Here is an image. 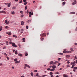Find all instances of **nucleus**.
Masks as SVG:
<instances>
[{"label":"nucleus","mask_w":77,"mask_h":77,"mask_svg":"<svg viewBox=\"0 0 77 77\" xmlns=\"http://www.w3.org/2000/svg\"><path fill=\"white\" fill-rule=\"evenodd\" d=\"M66 3V2H63V5H65Z\"/></svg>","instance_id":"5701e85b"},{"label":"nucleus","mask_w":77,"mask_h":77,"mask_svg":"<svg viewBox=\"0 0 77 77\" xmlns=\"http://www.w3.org/2000/svg\"><path fill=\"white\" fill-rule=\"evenodd\" d=\"M20 14H23V11H20Z\"/></svg>","instance_id":"cd10ccee"},{"label":"nucleus","mask_w":77,"mask_h":77,"mask_svg":"<svg viewBox=\"0 0 77 77\" xmlns=\"http://www.w3.org/2000/svg\"><path fill=\"white\" fill-rule=\"evenodd\" d=\"M6 34H8V35H11V32H7L6 33Z\"/></svg>","instance_id":"39448f33"},{"label":"nucleus","mask_w":77,"mask_h":77,"mask_svg":"<svg viewBox=\"0 0 77 77\" xmlns=\"http://www.w3.org/2000/svg\"><path fill=\"white\" fill-rule=\"evenodd\" d=\"M70 50H71V51H74V49H73L72 48H70Z\"/></svg>","instance_id":"79ce46f5"},{"label":"nucleus","mask_w":77,"mask_h":77,"mask_svg":"<svg viewBox=\"0 0 77 77\" xmlns=\"http://www.w3.org/2000/svg\"><path fill=\"white\" fill-rule=\"evenodd\" d=\"M44 39V38H42L41 40V41H43Z\"/></svg>","instance_id":"a19ab883"},{"label":"nucleus","mask_w":77,"mask_h":77,"mask_svg":"<svg viewBox=\"0 0 77 77\" xmlns=\"http://www.w3.org/2000/svg\"><path fill=\"white\" fill-rule=\"evenodd\" d=\"M15 54H18V52H17V51H16L15 52Z\"/></svg>","instance_id":"f3484780"},{"label":"nucleus","mask_w":77,"mask_h":77,"mask_svg":"<svg viewBox=\"0 0 77 77\" xmlns=\"http://www.w3.org/2000/svg\"><path fill=\"white\" fill-rule=\"evenodd\" d=\"M26 29H29V26H26Z\"/></svg>","instance_id":"c85d7f7f"},{"label":"nucleus","mask_w":77,"mask_h":77,"mask_svg":"<svg viewBox=\"0 0 77 77\" xmlns=\"http://www.w3.org/2000/svg\"><path fill=\"white\" fill-rule=\"evenodd\" d=\"M47 70H48V71H49V70H50V68H48L47 69Z\"/></svg>","instance_id":"5fc2aeb1"},{"label":"nucleus","mask_w":77,"mask_h":77,"mask_svg":"<svg viewBox=\"0 0 77 77\" xmlns=\"http://www.w3.org/2000/svg\"><path fill=\"white\" fill-rule=\"evenodd\" d=\"M20 30H21L20 33L21 34H22V33H23V32H24V29H22Z\"/></svg>","instance_id":"7ed1b4c3"},{"label":"nucleus","mask_w":77,"mask_h":77,"mask_svg":"<svg viewBox=\"0 0 77 77\" xmlns=\"http://www.w3.org/2000/svg\"><path fill=\"white\" fill-rule=\"evenodd\" d=\"M38 76H39V75L38 74V73H37V74H36L37 77H38Z\"/></svg>","instance_id":"052dcab7"},{"label":"nucleus","mask_w":77,"mask_h":77,"mask_svg":"<svg viewBox=\"0 0 77 77\" xmlns=\"http://www.w3.org/2000/svg\"><path fill=\"white\" fill-rule=\"evenodd\" d=\"M29 15H31V12L30 11L29 12Z\"/></svg>","instance_id":"3c124183"},{"label":"nucleus","mask_w":77,"mask_h":77,"mask_svg":"<svg viewBox=\"0 0 77 77\" xmlns=\"http://www.w3.org/2000/svg\"><path fill=\"white\" fill-rule=\"evenodd\" d=\"M7 20H5V23H6H6H7Z\"/></svg>","instance_id":"4d7b16f0"},{"label":"nucleus","mask_w":77,"mask_h":77,"mask_svg":"<svg viewBox=\"0 0 77 77\" xmlns=\"http://www.w3.org/2000/svg\"><path fill=\"white\" fill-rule=\"evenodd\" d=\"M27 2H25V3H24V5H27Z\"/></svg>","instance_id":"72a5a7b5"},{"label":"nucleus","mask_w":77,"mask_h":77,"mask_svg":"<svg viewBox=\"0 0 77 77\" xmlns=\"http://www.w3.org/2000/svg\"><path fill=\"white\" fill-rule=\"evenodd\" d=\"M63 68H61L60 69V70H62V69Z\"/></svg>","instance_id":"338daca9"},{"label":"nucleus","mask_w":77,"mask_h":77,"mask_svg":"<svg viewBox=\"0 0 77 77\" xmlns=\"http://www.w3.org/2000/svg\"><path fill=\"white\" fill-rule=\"evenodd\" d=\"M67 67H68V68H69V67H70V66L69 65H67L66 66Z\"/></svg>","instance_id":"a18cd8bd"},{"label":"nucleus","mask_w":77,"mask_h":77,"mask_svg":"<svg viewBox=\"0 0 77 77\" xmlns=\"http://www.w3.org/2000/svg\"><path fill=\"white\" fill-rule=\"evenodd\" d=\"M25 66H26L27 67H28V68H30V67L29 65H27V64H25Z\"/></svg>","instance_id":"ddd939ff"},{"label":"nucleus","mask_w":77,"mask_h":77,"mask_svg":"<svg viewBox=\"0 0 77 77\" xmlns=\"http://www.w3.org/2000/svg\"><path fill=\"white\" fill-rule=\"evenodd\" d=\"M5 29H8V28H9V27H8V26H5Z\"/></svg>","instance_id":"c03bdc74"},{"label":"nucleus","mask_w":77,"mask_h":77,"mask_svg":"<svg viewBox=\"0 0 77 77\" xmlns=\"http://www.w3.org/2000/svg\"><path fill=\"white\" fill-rule=\"evenodd\" d=\"M55 64L56 63H59V62H58V61H55Z\"/></svg>","instance_id":"de8ad7c7"},{"label":"nucleus","mask_w":77,"mask_h":77,"mask_svg":"<svg viewBox=\"0 0 77 77\" xmlns=\"http://www.w3.org/2000/svg\"><path fill=\"white\" fill-rule=\"evenodd\" d=\"M23 17H24V15H23V14H22V15L20 16V17H21V18H23Z\"/></svg>","instance_id":"7c9ffc66"},{"label":"nucleus","mask_w":77,"mask_h":77,"mask_svg":"<svg viewBox=\"0 0 77 77\" xmlns=\"http://www.w3.org/2000/svg\"><path fill=\"white\" fill-rule=\"evenodd\" d=\"M75 58L76 59H77V56H75Z\"/></svg>","instance_id":"680f3d73"},{"label":"nucleus","mask_w":77,"mask_h":77,"mask_svg":"<svg viewBox=\"0 0 77 77\" xmlns=\"http://www.w3.org/2000/svg\"><path fill=\"white\" fill-rule=\"evenodd\" d=\"M6 46H5V47H4L3 49L4 50H5V49H6Z\"/></svg>","instance_id":"603ef678"},{"label":"nucleus","mask_w":77,"mask_h":77,"mask_svg":"<svg viewBox=\"0 0 77 77\" xmlns=\"http://www.w3.org/2000/svg\"><path fill=\"white\" fill-rule=\"evenodd\" d=\"M17 59H17V58H15V59H14V62L15 61H17Z\"/></svg>","instance_id":"2f4dec72"},{"label":"nucleus","mask_w":77,"mask_h":77,"mask_svg":"<svg viewBox=\"0 0 77 77\" xmlns=\"http://www.w3.org/2000/svg\"><path fill=\"white\" fill-rule=\"evenodd\" d=\"M25 55L26 56H28V54L26 53L25 54Z\"/></svg>","instance_id":"58836bf2"},{"label":"nucleus","mask_w":77,"mask_h":77,"mask_svg":"<svg viewBox=\"0 0 77 77\" xmlns=\"http://www.w3.org/2000/svg\"><path fill=\"white\" fill-rule=\"evenodd\" d=\"M23 1L24 2H26L27 1V0H23Z\"/></svg>","instance_id":"bf43d9fd"},{"label":"nucleus","mask_w":77,"mask_h":77,"mask_svg":"<svg viewBox=\"0 0 77 77\" xmlns=\"http://www.w3.org/2000/svg\"><path fill=\"white\" fill-rule=\"evenodd\" d=\"M66 57H67V58L69 57H70V55H67L66 56Z\"/></svg>","instance_id":"aec40b11"},{"label":"nucleus","mask_w":77,"mask_h":77,"mask_svg":"<svg viewBox=\"0 0 77 77\" xmlns=\"http://www.w3.org/2000/svg\"><path fill=\"white\" fill-rule=\"evenodd\" d=\"M12 45L14 47H17V46L15 45V43H13L12 44Z\"/></svg>","instance_id":"f257e3e1"},{"label":"nucleus","mask_w":77,"mask_h":77,"mask_svg":"<svg viewBox=\"0 0 77 77\" xmlns=\"http://www.w3.org/2000/svg\"><path fill=\"white\" fill-rule=\"evenodd\" d=\"M45 76H47V75H42L43 77H45Z\"/></svg>","instance_id":"e433bc0d"},{"label":"nucleus","mask_w":77,"mask_h":77,"mask_svg":"<svg viewBox=\"0 0 77 77\" xmlns=\"http://www.w3.org/2000/svg\"><path fill=\"white\" fill-rule=\"evenodd\" d=\"M12 42H9V43L10 44H12Z\"/></svg>","instance_id":"8fccbe9b"},{"label":"nucleus","mask_w":77,"mask_h":77,"mask_svg":"<svg viewBox=\"0 0 77 77\" xmlns=\"http://www.w3.org/2000/svg\"><path fill=\"white\" fill-rule=\"evenodd\" d=\"M26 64H25V66H24V69H26Z\"/></svg>","instance_id":"6e6d98bb"},{"label":"nucleus","mask_w":77,"mask_h":77,"mask_svg":"<svg viewBox=\"0 0 77 77\" xmlns=\"http://www.w3.org/2000/svg\"><path fill=\"white\" fill-rule=\"evenodd\" d=\"M55 74H59V72H57L55 73Z\"/></svg>","instance_id":"37998d69"},{"label":"nucleus","mask_w":77,"mask_h":77,"mask_svg":"<svg viewBox=\"0 0 77 77\" xmlns=\"http://www.w3.org/2000/svg\"><path fill=\"white\" fill-rule=\"evenodd\" d=\"M9 23V21H8L6 23L7 24H8Z\"/></svg>","instance_id":"ea45409f"},{"label":"nucleus","mask_w":77,"mask_h":77,"mask_svg":"<svg viewBox=\"0 0 77 77\" xmlns=\"http://www.w3.org/2000/svg\"><path fill=\"white\" fill-rule=\"evenodd\" d=\"M50 75H53V73H52L51 72H50Z\"/></svg>","instance_id":"c9c22d12"},{"label":"nucleus","mask_w":77,"mask_h":77,"mask_svg":"<svg viewBox=\"0 0 77 77\" xmlns=\"http://www.w3.org/2000/svg\"><path fill=\"white\" fill-rule=\"evenodd\" d=\"M50 65H52L53 63V61H51L50 62Z\"/></svg>","instance_id":"9b49d317"},{"label":"nucleus","mask_w":77,"mask_h":77,"mask_svg":"<svg viewBox=\"0 0 77 77\" xmlns=\"http://www.w3.org/2000/svg\"><path fill=\"white\" fill-rule=\"evenodd\" d=\"M56 68V66L55 65H53L52 66V68L53 69H55Z\"/></svg>","instance_id":"0eeeda50"},{"label":"nucleus","mask_w":77,"mask_h":77,"mask_svg":"<svg viewBox=\"0 0 77 77\" xmlns=\"http://www.w3.org/2000/svg\"><path fill=\"white\" fill-rule=\"evenodd\" d=\"M70 14H75V12H72L70 13Z\"/></svg>","instance_id":"dca6fc26"},{"label":"nucleus","mask_w":77,"mask_h":77,"mask_svg":"<svg viewBox=\"0 0 77 77\" xmlns=\"http://www.w3.org/2000/svg\"><path fill=\"white\" fill-rule=\"evenodd\" d=\"M4 55H5V56H8V55L7 54H6V53H5L4 54Z\"/></svg>","instance_id":"49530a36"},{"label":"nucleus","mask_w":77,"mask_h":77,"mask_svg":"<svg viewBox=\"0 0 77 77\" xmlns=\"http://www.w3.org/2000/svg\"><path fill=\"white\" fill-rule=\"evenodd\" d=\"M59 54H60V55H63V53H59Z\"/></svg>","instance_id":"473e14b6"},{"label":"nucleus","mask_w":77,"mask_h":77,"mask_svg":"<svg viewBox=\"0 0 77 77\" xmlns=\"http://www.w3.org/2000/svg\"><path fill=\"white\" fill-rule=\"evenodd\" d=\"M27 5H26V6H25V10H27Z\"/></svg>","instance_id":"c756f323"},{"label":"nucleus","mask_w":77,"mask_h":77,"mask_svg":"<svg viewBox=\"0 0 77 77\" xmlns=\"http://www.w3.org/2000/svg\"><path fill=\"white\" fill-rule=\"evenodd\" d=\"M55 64H56V63H55V62H53V65H55Z\"/></svg>","instance_id":"e2e57ef3"},{"label":"nucleus","mask_w":77,"mask_h":77,"mask_svg":"<svg viewBox=\"0 0 77 77\" xmlns=\"http://www.w3.org/2000/svg\"><path fill=\"white\" fill-rule=\"evenodd\" d=\"M63 77H68V76L66 75H65V74L63 75Z\"/></svg>","instance_id":"f8f14e48"},{"label":"nucleus","mask_w":77,"mask_h":77,"mask_svg":"<svg viewBox=\"0 0 77 77\" xmlns=\"http://www.w3.org/2000/svg\"><path fill=\"white\" fill-rule=\"evenodd\" d=\"M74 69H77V67H75L74 68Z\"/></svg>","instance_id":"4c0bfd02"},{"label":"nucleus","mask_w":77,"mask_h":77,"mask_svg":"<svg viewBox=\"0 0 77 77\" xmlns=\"http://www.w3.org/2000/svg\"><path fill=\"white\" fill-rule=\"evenodd\" d=\"M8 7H10L11 6V4L10 3L8 4Z\"/></svg>","instance_id":"b1692460"},{"label":"nucleus","mask_w":77,"mask_h":77,"mask_svg":"<svg viewBox=\"0 0 77 77\" xmlns=\"http://www.w3.org/2000/svg\"><path fill=\"white\" fill-rule=\"evenodd\" d=\"M51 77H54L53 75H51Z\"/></svg>","instance_id":"774afa93"},{"label":"nucleus","mask_w":77,"mask_h":77,"mask_svg":"<svg viewBox=\"0 0 77 77\" xmlns=\"http://www.w3.org/2000/svg\"><path fill=\"white\" fill-rule=\"evenodd\" d=\"M13 37H14V38H17V36L15 35H13Z\"/></svg>","instance_id":"a878e982"},{"label":"nucleus","mask_w":77,"mask_h":77,"mask_svg":"<svg viewBox=\"0 0 77 77\" xmlns=\"http://www.w3.org/2000/svg\"><path fill=\"white\" fill-rule=\"evenodd\" d=\"M20 62V60L15 62V63H19Z\"/></svg>","instance_id":"6e6552de"},{"label":"nucleus","mask_w":77,"mask_h":77,"mask_svg":"<svg viewBox=\"0 0 77 77\" xmlns=\"http://www.w3.org/2000/svg\"><path fill=\"white\" fill-rule=\"evenodd\" d=\"M41 36H46V34L45 33H43L40 35Z\"/></svg>","instance_id":"f03ea898"},{"label":"nucleus","mask_w":77,"mask_h":77,"mask_svg":"<svg viewBox=\"0 0 77 77\" xmlns=\"http://www.w3.org/2000/svg\"><path fill=\"white\" fill-rule=\"evenodd\" d=\"M55 69H50L51 71H54Z\"/></svg>","instance_id":"2eb2a0df"},{"label":"nucleus","mask_w":77,"mask_h":77,"mask_svg":"<svg viewBox=\"0 0 77 77\" xmlns=\"http://www.w3.org/2000/svg\"><path fill=\"white\" fill-rule=\"evenodd\" d=\"M26 40V39L25 38H23L22 39V40H23V42H26V41L25 40Z\"/></svg>","instance_id":"1a4fd4ad"},{"label":"nucleus","mask_w":77,"mask_h":77,"mask_svg":"<svg viewBox=\"0 0 77 77\" xmlns=\"http://www.w3.org/2000/svg\"><path fill=\"white\" fill-rule=\"evenodd\" d=\"M22 3V0H21L19 2V3Z\"/></svg>","instance_id":"09e8293b"},{"label":"nucleus","mask_w":77,"mask_h":77,"mask_svg":"<svg viewBox=\"0 0 77 77\" xmlns=\"http://www.w3.org/2000/svg\"><path fill=\"white\" fill-rule=\"evenodd\" d=\"M18 55L19 56H23V55L22 54H19Z\"/></svg>","instance_id":"412c9836"},{"label":"nucleus","mask_w":77,"mask_h":77,"mask_svg":"<svg viewBox=\"0 0 77 77\" xmlns=\"http://www.w3.org/2000/svg\"><path fill=\"white\" fill-rule=\"evenodd\" d=\"M1 13H4V14H6V12L5 11H0V14H1Z\"/></svg>","instance_id":"20e7f679"},{"label":"nucleus","mask_w":77,"mask_h":77,"mask_svg":"<svg viewBox=\"0 0 77 77\" xmlns=\"http://www.w3.org/2000/svg\"><path fill=\"white\" fill-rule=\"evenodd\" d=\"M58 60H60V58H59L58 59Z\"/></svg>","instance_id":"0e129e2a"},{"label":"nucleus","mask_w":77,"mask_h":77,"mask_svg":"<svg viewBox=\"0 0 77 77\" xmlns=\"http://www.w3.org/2000/svg\"><path fill=\"white\" fill-rule=\"evenodd\" d=\"M75 31H76V32H77V27L75 29Z\"/></svg>","instance_id":"864d4df0"},{"label":"nucleus","mask_w":77,"mask_h":77,"mask_svg":"<svg viewBox=\"0 0 77 77\" xmlns=\"http://www.w3.org/2000/svg\"><path fill=\"white\" fill-rule=\"evenodd\" d=\"M24 24V22L22 21L21 22V25H22V26H23Z\"/></svg>","instance_id":"423d86ee"},{"label":"nucleus","mask_w":77,"mask_h":77,"mask_svg":"<svg viewBox=\"0 0 77 77\" xmlns=\"http://www.w3.org/2000/svg\"><path fill=\"white\" fill-rule=\"evenodd\" d=\"M12 9H16V7H15V6L13 7H12Z\"/></svg>","instance_id":"4be33fe9"},{"label":"nucleus","mask_w":77,"mask_h":77,"mask_svg":"<svg viewBox=\"0 0 77 77\" xmlns=\"http://www.w3.org/2000/svg\"><path fill=\"white\" fill-rule=\"evenodd\" d=\"M31 76L33 77V72H31Z\"/></svg>","instance_id":"6ab92c4d"},{"label":"nucleus","mask_w":77,"mask_h":77,"mask_svg":"<svg viewBox=\"0 0 77 77\" xmlns=\"http://www.w3.org/2000/svg\"><path fill=\"white\" fill-rule=\"evenodd\" d=\"M31 22V20H29L26 21L27 23H30V22Z\"/></svg>","instance_id":"a211bd4d"},{"label":"nucleus","mask_w":77,"mask_h":77,"mask_svg":"<svg viewBox=\"0 0 77 77\" xmlns=\"http://www.w3.org/2000/svg\"><path fill=\"white\" fill-rule=\"evenodd\" d=\"M11 14H12V15H14V14H15V12H14V11H11Z\"/></svg>","instance_id":"4468645a"},{"label":"nucleus","mask_w":77,"mask_h":77,"mask_svg":"<svg viewBox=\"0 0 77 77\" xmlns=\"http://www.w3.org/2000/svg\"><path fill=\"white\" fill-rule=\"evenodd\" d=\"M3 29V27L0 26V31H2Z\"/></svg>","instance_id":"9d476101"},{"label":"nucleus","mask_w":77,"mask_h":77,"mask_svg":"<svg viewBox=\"0 0 77 77\" xmlns=\"http://www.w3.org/2000/svg\"><path fill=\"white\" fill-rule=\"evenodd\" d=\"M6 57L7 60H9V57Z\"/></svg>","instance_id":"f704fd0d"},{"label":"nucleus","mask_w":77,"mask_h":77,"mask_svg":"<svg viewBox=\"0 0 77 77\" xmlns=\"http://www.w3.org/2000/svg\"><path fill=\"white\" fill-rule=\"evenodd\" d=\"M74 66H75V64H73V65H72V66L71 67L72 68H73L74 67Z\"/></svg>","instance_id":"393cba45"},{"label":"nucleus","mask_w":77,"mask_h":77,"mask_svg":"<svg viewBox=\"0 0 77 77\" xmlns=\"http://www.w3.org/2000/svg\"><path fill=\"white\" fill-rule=\"evenodd\" d=\"M63 53H66V51H64L63 52Z\"/></svg>","instance_id":"13d9d810"},{"label":"nucleus","mask_w":77,"mask_h":77,"mask_svg":"<svg viewBox=\"0 0 77 77\" xmlns=\"http://www.w3.org/2000/svg\"><path fill=\"white\" fill-rule=\"evenodd\" d=\"M75 45H77V43H75Z\"/></svg>","instance_id":"69168bd1"},{"label":"nucleus","mask_w":77,"mask_h":77,"mask_svg":"<svg viewBox=\"0 0 77 77\" xmlns=\"http://www.w3.org/2000/svg\"><path fill=\"white\" fill-rule=\"evenodd\" d=\"M76 2H73L72 3V5H75L76 4Z\"/></svg>","instance_id":"bb28decb"}]
</instances>
